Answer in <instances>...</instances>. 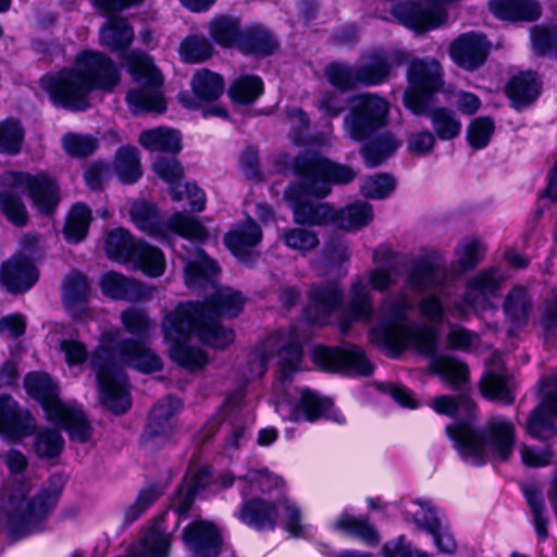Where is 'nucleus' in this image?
<instances>
[{
    "mask_svg": "<svg viewBox=\"0 0 557 557\" xmlns=\"http://www.w3.org/2000/svg\"><path fill=\"white\" fill-rule=\"evenodd\" d=\"M218 272L216 263L198 250L196 258L185 264V283L194 290L210 286L214 294L205 304L178 305L162 323L171 358L190 371L200 370L208 362L207 355L191 346L193 339L216 348L227 346L234 341V332L222 326L216 319L236 317L244 306L240 293L228 287H215Z\"/></svg>",
    "mask_w": 557,
    "mask_h": 557,
    "instance_id": "f257e3e1",
    "label": "nucleus"
},
{
    "mask_svg": "<svg viewBox=\"0 0 557 557\" xmlns=\"http://www.w3.org/2000/svg\"><path fill=\"white\" fill-rule=\"evenodd\" d=\"M323 145H326L325 139L313 138L307 143V151L295 159L292 168L298 183L286 189L285 201L298 224H332L348 232L360 230L373 220L372 206L368 202L358 200L334 209L326 203L311 201V197H325L331 183H348L355 176L350 168L333 163L314 151L315 147Z\"/></svg>",
    "mask_w": 557,
    "mask_h": 557,
    "instance_id": "f03ea898",
    "label": "nucleus"
},
{
    "mask_svg": "<svg viewBox=\"0 0 557 557\" xmlns=\"http://www.w3.org/2000/svg\"><path fill=\"white\" fill-rule=\"evenodd\" d=\"M274 354L280 357V374L274 385L275 411L284 421L314 422L321 418L339 424L344 416L336 411L332 401L318 393L293 386L292 375L300 369L302 357L301 337L295 327L270 335L249 357V377H260L267 371V361Z\"/></svg>",
    "mask_w": 557,
    "mask_h": 557,
    "instance_id": "7ed1b4c3",
    "label": "nucleus"
},
{
    "mask_svg": "<svg viewBox=\"0 0 557 557\" xmlns=\"http://www.w3.org/2000/svg\"><path fill=\"white\" fill-rule=\"evenodd\" d=\"M412 308L407 290L384 297L379 306L380 321L370 331L371 342L394 354L413 349L431 357V370L454 387H459L468 379L467 366L454 358L435 356L437 331L431 325L411 321L408 312Z\"/></svg>",
    "mask_w": 557,
    "mask_h": 557,
    "instance_id": "20e7f679",
    "label": "nucleus"
},
{
    "mask_svg": "<svg viewBox=\"0 0 557 557\" xmlns=\"http://www.w3.org/2000/svg\"><path fill=\"white\" fill-rule=\"evenodd\" d=\"M242 504L234 516L256 530H272L278 518L294 537L310 539L315 529L307 523L297 504L283 494L285 481L267 468L249 469L237 478Z\"/></svg>",
    "mask_w": 557,
    "mask_h": 557,
    "instance_id": "39448f33",
    "label": "nucleus"
},
{
    "mask_svg": "<svg viewBox=\"0 0 557 557\" xmlns=\"http://www.w3.org/2000/svg\"><path fill=\"white\" fill-rule=\"evenodd\" d=\"M117 329L104 331L92 354L91 366L96 373L101 403L115 413H123L131 407L126 377L117 361L141 372L150 373L161 369V359L139 342H121Z\"/></svg>",
    "mask_w": 557,
    "mask_h": 557,
    "instance_id": "423d86ee",
    "label": "nucleus"
},
{
    "mask_svg": "<svg viewBox=\"0 0 557 557\" xmlns=\"http://www.w3.org/2000/svg\"><path fill=\"white\" fill-rule=\"evenodd\" d=\"M120 81V70L109 57L85 50L75 57L71 67L44 76L40 85L55 106L84 111L92 90L112 92Z\"/></svg>",
    "mask_w": 557,
    "mask_h": 557,
    "instance_id": "0eeeda50",
    "label": "nucleus"
},
{
    "mask_svg": "<svg viewBox=\"0 0 557 557\" xmlns=\"http://www.w3.org/2000/svg\"><path fill=\"white\" fill-rule=\"evenodd\" d=\"M442 66L436 60H413L407 71L408 88L404 104L416 115H428L437 137L449 140L460 134V120L446 108L431 109V96L442 87Z\"/></svg>",
    "mask_w": 557,
    "mask_h": 557,
    "instance_id": "6e6552de",
    "label": "nucleus"
},
{
    "mask_svg": "<svg viewBox=\"0 0 557 557\" xmlns=\"http://www.w3.org/2000/svg\"><path fill=\"white\" fill-rule=\"evenodd\" d=\"M446 433L460 457L474 466L484 463L486 458L506 461L515 445V426L503 417L492 418L482 435L467 420L448 424Z\"/></svg>",
    "mask_w": 557,
    "mask_h": 557,
    "instance_id": "1a4fd4ad",
    "label": "nucleus"
},
{
    "mask_svg": "<svg viewBox=\"0 0 557 557\" xmlns=\"http://www.w3.org/2000/svg\"><path fill=\"white\" fill-rule=\"evenodd\" d=\"M1 184L0 210L16 226L25 225L28 220L21 195L27 193L34 208L41 214L52 213L60 200L57 184L44 173L32 175L8 171L1 176Z\"/></svg>",
    "mask_w": 557,
    "mask_h": 557,
    "instance_id": "9d476101",
    "label": "nucleus"
},
{
    "mask_svg": "<svg viewBox=\"0 0 557 557\" xmlns=\"http://www.w3.org/2000/svg\"><path fill=\"white\" fill-rule=\"evenodd\" d=\"M27 394L38 400L50 422L65 429L73 441L85 443L91 428L82 408L74 401L59 398L57 384L46 373H29L24 380Z\"/></svg>",
    "mask_w": 557,
    "mask_h": 557,
    "instance_id": "9b49d317",
    "label": "nucleus"
},
{
    "mask_svg": "<svg viewBox=\"0 0 557 557\" xmlns=\"http://www.w3.org/2000/svg\"><path fill=\"white\" fill-rule=\"evenodd\" d=\"M124 65L138 87L126 96L127 104L135 114L163 113L166 101L162 92L163 76L147 53L134 50L124 57Z\"/></svg>",
    "mask_w": 557,
    "mask_h": 557,
    "instance_id": "f8f14e48",
    "label": "nucleus"
},
{
    "mask_svg": "<svg viewBox=\"0 0 557 557\" xmlns=\"http://www.w3.org/2000/svg\"><path fill=\"white\" fill-rule=\"evenodd\" d=\"M396 282V270L392 267H376L368 272L367 276H357L350 286L347 318H342L338 326L343 333L347 332L351 321L370 322L374 307L370 287L384 292Z\"/></svg>",
    "mask_w": 557,
    "mask_h": 557,
    "instance_id": "ddd939ff",
    "label": "nucleus"
},
{
    "mask_svg": "<svg viewBox=\"0 0 557 557\" xmlns=\"http://www.w3.org/2000/svg\"><path fill=\"white\" fill-rule=\"evenodd\" d=\"M128 213L138 230L157 238H165L170 233L194 240L207 237L206 228L196 219L175 213L166 223L162 222L156 208L146 201L132 202Z\"/></svg>",
    "mask_w": 557,
    "mask_h": 557,
    "instance_id": "4468645a",
    "label": "nucleus"
},
{
    "mask_svg": "<svg viewBox=\"0 0 557 557\" xmlns=\"http://www.w3.org/2000/svg\"><path fill=\"white\" fill-rule=\"evenodd\" d=\"M406 57V52L395 51L389 55H377L370 63L358 67L333 62L325 67L324 74L329 83L342 91L359 85H377L388 75L391 66L401 64Z\"/></svg>",
    "mask_w": 557,
    "mask_h": 557,
    "instance_id": "2eb2a0df",
    "label": "nucleus"
},
{
    "mask_svg": "<svg viewBox=\"0 0 557 557\" xmlns=\"http://www.w3.org/2000/svg\"><path fill=\"white\" fill-rule=\"evenodd\" d=\"M211 38L224 48L238 46L247 54L265 55L276 47L274 38L263 29L239 32L238 21L234 17L219 16L209 23Z\"/></svg>",
    "mask_w": 557,
    "mask_h": 557,
    "instance_id": "dca6fc26",
    "label": "nucleus"
},
{
    "mask_svg": "<svg viewBox=\"0 0 557 557\" xmlns=\"http://www.w3.org/2000/svg\"><path fill=\"white\" fill-rule=\"evenodd\" d=\"M388 102L372 94L351 99V111L344 119V131L355 141H362L385 124Z\"/></svg>",
    "mask_w": 557,
    "mask_h": 557,
    "instance_id": "f3484780",
    "label": "nucleus"
},
{
    "mask_svg": "<svg viewBox=\"0 0 557 557\" xmlns=\"http://www.w3.org/2000/svg\"><path fill=\"white\" fill-rule=\"evenodd\" d=\"M502 280L496 269L480 272L469 281L462 300L454 305L451 314L463 319L470 311L481 313L487 310L492 306L491 299L498 294Z\"/></svg>",
    "mask_w": 557,
    "mask_h": 557,
    "instance_id": "a211bd4d",
    "label": "nucleus"
},
{
    "mask_svg": "<svg viewBox=\"0 0 557 557\" xmlns=\"http://www.w3.org/2000/svg\"><path fill=\"white\" fill-rule=\"evenodd\" d=\"M312 361L326 371H343L351 375H369L373 366L364 351L356 346L329 348L317 346L311 350Z\"/></svg>",
    "mask_w": 557,
    "mask_h": 557,
    "instance_id": "6ab92c4d",
    "label": "nucleus"
},
{
    "mask_svg": "<svg viewBox=\"0 0 557 557\" xmlns=\"http://www.w3.org/2000/svg\"><path fill=\"white\" fill-rule=\"evenodd\" d=\"M541 401L528 421V433L536 438L547 440L556 434L557 417V371L540 382Z\"/></svg>",
    "mask_w": 557,
    "mask_h": 557,
    "instance_id": "aec40b11",
    "label": "nucleus"
},
{
    "mask_svg": "<svg viewBox=\"0 0 557 557\" xmlns=\"http://www.w3.org/2000/svg\"><path fill=\"white\" fill-rule=\"evenodd\" d=\"M153 171L169 185L170 194L174 201H181L186 197L193 211L201 212L205 209V191L191 183L180 184L183 169L177 160L159 158L153 163Z\"/></svg>",
    "mask_w": 557,
    "mask_h": 557,
    "instance_id": "412c9836",
    "label": "nucleus"
},
{
    "mask_svg": "<svg viewBox=\"0 0 557 557\" xmlns=\"http://www.w3.org/2000/svg\"><path fill=\"white\" fill-rule=\"evenodd\" d=\"M185 546L199 557H215L222 545L221 531L212 521L197 519L182 534Z\"/></svg>",
    "mask_w": 557,
    "mask_h": 557,
    "instance_id": "4be33fe9",
    "label": "nucleus"
},
{
    "mask_svg": "<svg viewBox=\"0 0 557 557\" xmlns=\"http://www.w3.org/2000/svg\"><path fill=\"white\" fill-rule=\"evenodd\" d=\"M36 421L28 410L20 408L9 395H0V433L10 441L17 442L32 435Z\"/></svg>",
    "mask_w": 557,
    "mask_h": 557,
    "instance_id": "5701e85b",
    "label": "nucleus"
},
{
    "mask_svg": "<svg viewBox=\"0 0 557 557\" xmlns=\"http://www.w3.org/2000/svg\"><path fill=\"white\" fill-rule=\"evenodd\" d=\"M343 301V290L337 283L315 286L310 292V302L306 310L309 323L325 325L331 322L333 314Z\"/></svg>",
    "mask_w": 557,
    "mask_h": 557,
    "instance_id": "b1692460",
    "label": "nucleus"
},
{
    "mask_svg": "<svg viewBox=\"0 0 557 557\" xmlns=\"http://www.w3.org/2000/svg\"><path fill=\"white\" fill-rule=\"evenodd\" d=\"M38 277L39 273L34 263L20 252L5 261L0 270V282L12 294L27 292Z\"/></svg>",
    "mask_w": 557,
    "mask_h": 557,
    "instance_id": "393cba45",
    "label": "nucleus"
},
{
    "mask_svg": "<svg viewBox=\"0 0 557 557\" xmlns=\"http://www.w3.org/2000/svg\"><path fill=\"white\" fill-rule=\"evenodd\" d=\"M488 50L490 45L484 36L467 33L450 44L449 54L458 66L472 71L485 62Z\"/></svg>",
    "mask_w": 557,
    "mask_h": 557,
    "instance_id": "a878e982",
    "label": "nucleus"
},
{
    "mask_svg": "<svg viewBox=\"0 0 557 557\" xmlns=\"http://www.w3.org/2000/svg\"><path fill=\"white\" fill-rule=\"evenodd\" d=\"M89 284L79 272H71L62 285V298L69 313L75 320L91 318V310L87 306Z\"/></svg>",
    "mask_w": 557,
    "mask_h": 557,
    "instance_id": "bb28decb",
    "label": "nucleus"
},
{
    "mask_svg": "<svg viewBox=\"0 0 557 557\" xmlns=\"http://www.w3.org/2000/svg\"><path fill=\"white\" fill-rule=\"evenodd\" d=\"M180 409L178 399L173 397L161 399L151 410L146 435L159 443L166 441L175 429V416Z\"/></svg>",
    "mask_w": 557,
    "mask_h": 557,
    "instance_id": "cd10ccee",
    "label": "nucleus"
},
{
    "mask_svg": "<svg viewBox=\"0 0 557 557\" xmlns=\"http://www.w3.org/2000/svg\"><path fill=\"white\" fill-rule=\"evenodd\" d=\"M261 239V230L251 219L237 224L224 236L226 247L240 262L245 263L249 262Z\"/></svg>",
    "mask_w": 557,
    "mask_h": 557,
    "instance_id": "c85d7f7f",
    "label": "nucleus"
},
{
    "mask_svg": "<svg viewBox=\"0 0 557 557\" xmlns=\"http://www.w3.org/2000/svg\"><path fill=\"white\" fill-rule=\"evenodd\" d=\"M223 411L233 416L234 421L231 423L228 435L225 438L224 450L228 454L242 447L246 442V425L239 423L238 417L244 414L246 421L250 424L253 423V417L250 416L251 409L247 408L244 401V394L237 392L230 396L225 404Z\"/></svg>",
    "mask_w": 557,
    "mask_h": 557,
    "instance_id": "c756f323",
    "label": "nucleus"
},
{
    "mask_svg": "<svg viewBox=\"0 0 557 557\" xmlns=\"http://www.w3.org/2000/svg\"><path fill=\"white\" fill-rule=\"evenodd\" d=\"M513 389V379L500 367L488 369L482 376L481 392L491 400L510 405L515 400Z\"/></svg>",
    "mask_w": 557,
    "mask_h": 557,
    "instance_id": "7c9ffc66",
    "label": "nucleus"
},
{
    "mask_svg": "<svg viewBox=\"0 0 557 557\" xmlns=\"http://www.w3.org/2000/svg\"><path fill=\"white\" fill-rule=\"evenodd\" d=\"M488 7L503 21L532 22L541 15V7L536 0H490Z\"/></svg>",
    "mask_w": 557,
    "mask_h": 557,
    "instance_id": "2f4dec72",
    "label": "nucleus"
},
{
    "mask_svg": "<svg viewBox=\"0 0 557 557\" xmlns=\"http://www.w3.org/2000/svg\"><path fill=\"white\" fill-rule=\"evenodd\" d=\"M446 277L447 273L444 265L428 261L419 262L407 277L406 289L418 294L433 290L442 287Z\"/></svg>",
    "mask_w": 557,
    "mask_h": 557,
    "instance_id": "473e14b6",
    "label": "nucleus"
},
{
    "mask_svg": "<svg viewBox=\"0 0 557 557\" xmlns=\"http://www.w3.org/2000/svg\"><path fill=\"white\" fill-rule=\"evenodd\" d=\"M332 529L350 537L357 539L366 545L373 546L379 543L380 536L368 518L356 517L343 511L333 522Z\"/></svg>",
    "mask_w": 557,
    "mask_h": 557,
    "instance_id": "72a5a7b5",
    "label": "nucleus"
},
{
    "mask_svg": "<svg viewBox=\"0 0 557 557\" xmlns=\"http://www.w3.org/2000/svg\"><path fill=\"white\" fill-rule=\"evenodd\" d=\"M100 44L112 52L125 51L134 39V30L122 17H109L100 29Z\"/></svg>",
    "mask_w": 557,
    "mask_h": 557,
    "instance_id": "f704fd0d",
    "label": "nucleus"
},
{
    "mask_svg": "<svg viewBox=\"0 0 557 557\" xmlns=\"http://www.w3.org/2000/svg\"><path fill=\"white\" fill-rule=\"evenodd\" d=\"M211 480V471L209 468L203 467L196 472H189L183 486L177 492L173 500V510L181 517L189 509L196 494L203 491Z\"/></svg>",
    "mask_w": 557,
    "mask_h": 557,
    "instance_id": "c9c22d12",
    "label": "nucleus"
},
{
    "mask_svg": "<svg viewBox=\"0 0 557 557\" xmlns=\"http://www.w3.org/2000/svg\"><path fill=\"white\" fill-rule=\"evenodd\" d=\"M139 144L149 151L176 154L182 149V135L174 128L156 127L143 132Z\"/></svg>",
    "mask_w": 557,
    "mask_h": 557,
    "instance_id": "e433bc0d",
    "label": "nucleus"
},
{
    "mask_svg": "<svg viewBox=\"0 0 557 557\" xmlns=\"http://www.w3.org/2000/svg\"><path fill=\"white\" fill-rule=\"evenodd\" d=\"M506 92L515 108L520 109L532 102L540 92V84L532 72L521 73L508 83Z\"/></svg>",
    "mask_w": 557,
    "mask_h": 557,
    "instance_id": "4c0bfd02",
    "label": "nucleus"
},
{
    "mask_svg": "<svg viewBox=\"0 0 557 557\" xmlns=\"http://www.w3.org/2000/svg\"><path fill=\"white\" fill-rule=\"evenodd\" d=\"M129 263L152 277L161 276L165 270L163 252L144 242H137V249Z\"/></svg>",
    "mask_w": 557,
    "mask_h": 557,
    "instance_id": "58836bf2",
    "label": "nucleus"
},
{
    "mask_svg": "<svg viewBox=\"0 0 557 557\" xmlns=\"http://www.w3.org/2000/svg\"><path fill=\"white\" fill-rule=\"evenodd\" d=\"M101 292L112 299L137 300L141 296L140 286L125 276L109 272L100 281Z\"/></svg>",
    "mask_w": 557,
    "mask_h": 557,
    "instance_id": "ea45409f",
    "label": "nucleus"
},
{
    "mask_svg": "<svg viewBox=\"0 0 557 557\" xmlns=\"http://www.w3.org/2000/svg\"><path fill=\"white\" fill-rule=\"evenodd\" d=\"M191 88L199 101L211 102L223 94L224 82L219 74L202 69L193 76Z\"/></svg>",
    "mask_w": 557,
    "mask_h": 557,
    "instance_id": "a19ab883",
    "label": "nucleus"
},
{
    "mask_svg": "<svg viewBox=\"0 0 557 557\" xmlns=\"http://www.w3.org/2000/svg\"><path fill=\"white\" fill-rule=\"evenodd\" d=\"M523 494L529 505L533 525L539 540L544 541L548 536L549 513L544 497L534 485L523 487Z\"/></svg>",
    "mask_w": 557,
    "mask_h": 557,
    "instance_id": "79ce46f5",
    "label": "nucleus"
},
{
    "mask_svg": "<svg viewBox=\"0 0 557 557\" xmlns=\"http://www.w3.org/2000/svg\"><path fill=\"white\" fill-rule=\"evenodd\" d=\"M137 243L124 228H116L108 234L106 239V252L108 257L120 263H129Z\"/></svg>",
    "mask_w": 557,
    "mask_h": 557,
    "instance_id": "37998d69",
    "label": "nucleus"
},
{
    "mask_svg": "<svg viewBox=\"0 0 557 557\" xmlns=\"http://www.w3.org/2000/svg\"><path fill=\"white\" fill-rule=\"evenodd\" d=\"M399 146L400 141L387 133L362 147L361 154L369 166H377L389 158Z\"/></svg>",
    "mask_w": 557,
    "mask_h": 557,
    "instance_id": "c03bdc74",
    "label": "nucleus"
},
{
    "mask_svg": "<svg viewBox=\"0 0 557 557\" xmlns=\"http://www.w3.org/2000/svg\"><path fill=\"white\" fill-rule=\"evenodd\" d=\"M263 82L256 75H240L230 87L228 94L233 101L251 103L263 94Z\"/></svg>",
    "mask_w": 557,
    "mask_h": 557,
    "instance_id": "a18cd8bd",
    "label": "nucleus"
},
{
    "mask_svg": "<svg viewBox=\"0 0 557 557\" xmlns=\"http://www.w3.org/2000/svg\"><path fill=\"white\" fill-rule=\"evenodd\" d=\"M432 407L440 414L459 419L471 418L475 409L474 403L466 395L458 398L446 395L438 396L433 399Z\"/></svg>",
    "mask_w": 557,
    "mask_h": 557,
    "instance_id": "49530a36",
    "label": "nucleus"
},
{
    "mask_svg": "<svg viewBox=\"0 0 557 557\" xmlns=\"http://www.w3.org/2000/svg\"><path fill=\"white\" fill-rule=\"evenodd\" d=\"M90 219L91 211L88 207L82 203L75 205L67 215L64 226L65 238L71 243L83 240L87 234Z\"/></svg>",
    "mask_w": 557,
    "mask_h": 557,
    "instance_id": "de8ad7c7",
    "label": "nucleus"
},
{
    "mask_svg": "<svg viewBox=\"0 0 557 557\" xmlns=\"http://www.w3.org/2000/svg\"><path fill=\"white\" fill-rule=\"evenodd\" d=\"M405 517L411 520L419 529L429 533L435 532L442 523L435 509L428 502H414L405 507Z\"/></svg>",
    "mask_w": 557,
    "mask_h": 557,
    "instance_id": "09e8293b",
    "label": "nucleus"
},
{
    "mask_svg": "<svg viewBox=\"0 0 557 557\" xmlns=\"http://www.w3.org/2000/svg\"><path fill=\"white\" fill-rule=\"evenodd\" d=\"M530 299L522 287L513 288L507 296L504 310L507 318L517 326L524 325L528 321Z\"/></svg>",
    "mask_w": 557,
    "mask_h": 557,
    "instance_id": "8fccbe9b",
    "label": "nucleus"
},
{
    "mask_svg": "<svg viewBox=\"0 0 557 557\" xmlns=\"http://www.w3.org/2000/svg\"><path fill=\"white\" fill-rule=\"evenodd\" d=\"M119 177L125 183H133L141 175L138 151L134 147L121 148L114 164Z\"/></svg>",
    "mask_w": 557,
    "mask_h": 557,
    "instance_id": "3c124183",
    "label": "nucleus"
},
{
    "mask_svg": "<svg viewBox=\"0 0 557 557\" xmlns=\"http://www.w3.org/2000/svg\"><path fill=\"white\" fill-rule=\"evenodd\" d=\"M213 48L203 36H189L180 47V55L184 62L197 63L209 59Z\"/></svg>",
    "mask_w": 557,
    "mask_h": 557,
    "instance_id": "603ef678",
    "label": "nucleus"
},
{
    "mask_svg": "<svg viewBox=\"0 0 557 557\" xmlns=\"http://www.w3.org/2000/svg\"><path fill=\"white\" fill-rule=\"evenodd\" d=\"M24 139V131L20 123L8 119L0 123V152L15 154L20 151Z\"/></svg>",
    "mask_w": 557,
    "mask_h": 557,
    "instance_id": "864d4df0",
    "label": "nucleus"
},
{
    "mask_svg": "<svg viewBox=\"0 0 557 557\" xmlns=\"http://www.w3.org/2000/svg\"><path fill=\"white\" fill-rule=\"evenodd\" d=\"M64 446L61 434L51 429L41 430L35 441V451L40 458H54L60 455Z\"/></svg>",
    "mask_w": 557,
    "mask_h": 557,
    "instance_id": "5fc2aeb1",
    "label": "nucleus"
},
{
    "mask_svg": "<svg viewBox=\"0 0 557 557\" xmlns=\"http://www.w3.org/2000/svg\"><path fill=\"white\" fill-rule=\"evenodd\" d=\"M396 181L388 174L369 176L361 185V193L367 198L383 199L395 189Z\"/></svg>",
    "mask_w": 557,
    "mask_h": 557,
    "instance_id": "6e6d98bb",
    "label": "nucleus"
},
{
    "mask_svg": "<svg viewBox=\"0 0 557 557\" xmlns=\"http://www.w3.org/2000/svg\"><path fill=\"white\" fill-rule=\"evenodd\" d=\"M284 244L294 250L301 252L302 255L314 249L319 239L315 233L305 228H290L281 235Z\"/></svg>",
    "mask_w": 557,
    "mask_h": 557,
    "instance_id": "4d7b16f0",
    "label": "nucleus"
},
{
    "mask_svg": "<svg viewBox=\"0 0 557 557\" xmlns=\"http://www.w3.org/2000/svg\"><path fill=\"white\" fill-rule=\"evenodd\" d=\"M494 132V123L488 117L473 120L467 131V139L474 149H482L490 143Z\"/></svg>",
    "mask_w": 557,
    "mask_h": 557,
    "instance_id": "13d9d810",
    "label": "nucleus"
},
{
    "mask_svg": "<svg viewBox=\"0 0 557 557\" xmlns=\"http://www.w3.org/2000/svg\"><path fill=\"white\" fill-rule=\"evenodd\" d=\"M484 253V246L476 239L463 240L457 249V262L462 271L474 268Z\"/></svg>",
    "mask_w": 557,
    "mask_h": 557,
    "instance_id": "bf43d9fd",
    "label": "nucleus"
},
{
    "mask_svg": "<svg viewBox=\"0 0 557 557\" xmlns=\"http://www.w3.org/2000/svg\"><path fill=\"white\" fill-rule=\"evenodd\" d=\"M161 495V492L150 486L139 492L137 499L125 510V522L127 524L136 521Z\"/></svg>",
    "mask_w": 557,
    "mask_h": 557,
    "instance_id": "052dcab7",
    "label": "nucleus"
},
{
    "mask_svg": "<svg viewBox=\"0 0 557 557\" xmlns=\"http://www.w3.org/2000/svg\"><path fill=\"white\" fill-rule=\"evenodd\" d=\"M383 557H431L413 546L404 535L386 542L382 547Z\"/></svg>",
    "mask_w": 557,
    "mask_h": 557,
    "instance_id": "680f3d73",
    "label": "nucleus"
},
{
    "mask_svg": "<svg viewBox=\"0 0 557 557\" xmlns=\"http://www.w3.org/2000/svg\"><path fill=\"white\" fill-rule=\"evenodd\" d=\"M59 351L63 355L69 367L83 364L87 359V349L84 343L73 337L59 339Z\"/></svg>",
    "mask_w": 557,
    "mask_h": 557,
    "instance_id": "e2e57ef3",
    "label": "nucleus"
},
{
    "mask_svg": "<svg viewBox=\"0 0 557 557\" xmlns=\"http://www.w3.org/2000/svg\"><path fill=\"white\" fill-rule=\"evenodd\" d=\"M64 150L75 157H84L96 149V140L90 136L67 134L62 139Z\"/></svg>",
    "mask_w": 557,
    "mask_h": 557,
    "instance_id": "0e129e2a",
    "label": "nucleus"
},
{
    "mask_svg": "<svg viewBox=\"0 0 557 557\" xmlns=\"http://www.w3.org/2000/svg\"><path fill=\"white\" fill-rule=\"evenodd\" d=\"M531 39L536 53L554 50L557 57V28L536 27L531 32Z\"/></svg>",
    "mask_w": 557,
    "mask_h": 557,
    "instance_id": "69168bd1",
    "label": "nucleus"
},
{
    "mask_svg": "<svg viewBox=\"0 0 557 557\" xmlns=\"http://www.w3.org/2000/svg\"><path fill=\"white\" fill-rule=\"evenodd\" d=\"M479 337L475 333L459 326L450 327L447 335L448 346L453 349L470 350L478 344Z\"/></svg>",
    "mask_w": 557,
    "mask_h": 557,
    "instance_id": "338daca9",
    "label": "nucleus"
},
{
    "mask_svg": "<svg viewBox=\"0 0 557 557\" xmlns=\"http://www.w3.org/2000/svg\"><path fill=\"white\" fill-rule=\"evenodd\" d=\"M121 319L125 329L133 334L144 335L150 327L149 319L141 310L128 309L122 312Z\"/></svg>",
    "mask_w": 557,
    "mask_h": 557,
    "instance_id": "774afa93",
    "label": "nucleus"
}]
</instances>
